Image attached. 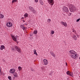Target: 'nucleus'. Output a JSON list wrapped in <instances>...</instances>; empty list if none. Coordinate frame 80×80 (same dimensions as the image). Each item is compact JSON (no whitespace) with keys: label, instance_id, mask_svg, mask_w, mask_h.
<instances>
[{"label":"nucleus","instance_id":"obj_36","mask_svg":"<svg viewBox=\"0 0 80 80\" xmlns=\"http://www.w3.org/2000/svg\"><path fill=\"white\" fill-rule=\"evenodd\" d=\"M75 32V30H73L72 32Z\"/></svg>","mask_w":80,"mask_h":80},{"label":"nucleus","instance_id":"obj_20","mask_svg":"<svg viewBox=\"0 0 80 80\" xmlns=\"http://www.w3.org/2000/svg\"><path fill=\"white\" fill-rule=\"evenodd\" d=\"M28 14L27 13H26L24 15V17H28Z\"/></svg>","mask_w":80,"mask_h":80},{"label":"nucleus","instance_id":"obj_12","mask_svg":"<svg viewBox=\"0 0 80 80\" xmlns=\"http://www.w3.org/2000/svg\"><path fill=\"white\" fill-rule=\"evenodd\" d=\"M52 56L55 57V54L53 53V52H50Z\"/></svg>","mask_w":80,"mask_h":80},{"label":"nucleus","instance_id":"obj_24","mask_svg":"<svg viewBox=\"0 0 80 80\" xmlns=\"http://www.w3.org/2000/svg\"><path fill=\"white\" fill-rule=\"evenodd\" d=\"M51 22V19H48V22L49 23H50Z\"/></svg>","mask_w":80,"mask_h":80},{"label":"nucleus","instance_id":"obj_6","mask_svg":"<svg viewBox=\"0 0 80 80\" xmlns=\"http://www.w3.org/2000/svg\"><path fill=\"white\" fill-rule=\"evenodd\" d=\"M29 8L31 11H32V12H33V13H35V12H36V11L33 8H32L30 6H29Z\"/></svg>","mask_w":80,"mask_h":80},{"label":"nucleus","instance_id":"obj_17","mask_svg":"<svg viewBox=\"0 0 80 80\" xmlns=\"http://www.w3.org/2000/svg\"><path fill=\"white\" fill-rule=\"evenodd\" d=\"M5 46L3 45H2L0 48L1 50H3V49H4L5 48Z\"/></svg>","mask_w":80,"mask_h":80},{"label":"nucleus","instance_id":"obj_8","mask_svg":"<svg viewBox=\"0 0 80 80\" xmlns=\"http://www.w3.org/2000/svg\"><path fill=\"white\" fill-rule=\"evenodd\" d=\"M7 26L8 27H11L12 26V23L11 22H8L7 23Z\"/></svg>","mask_w":80,"mask_h":80},{"label":"nucleus","instance_id":"obj_26","mask_svg":"<svg viewBox=\"0 0 80 80\" xmlns=\"http://www.w3.org/2000/svg\"><path fill=\"white\" fill-rule=\"evenodd\" d=\"M17 0H13L12 2V3H14V2H16Z\"/></svg>","mask_w":80,"mask_h":80},{"label":"nucleus","instance_id":"obj_11","mask_svg":"<svg viewBox=\"0 0 80 80\" xmlns=\"http://www.w3.org/2000/svg\"><path fill=\"white\" fill-rule=\"evenodd\" d=\"M72 38L74 39V40H77V36L75 35H73Z\"/></svg>","mask_w":80,"mask_h":80},{"label":"nucleus","instance_id":"obj_30","mask_svg":"<svg viewBox=\"0 0 80 80\" xmlns=\"http://www.w3.org/2000/svg\"><path fill=\"white\" fill-rule=\"evenodd\" d=\"M64 22H63V21H61V24H63V23H64Z\"/></svg>","mask_w":80,"mask_h":80},{"label":"nucleus","instance_id":"obj_38","mask_svg":"<svg viewBox=\"0 0 80 80\" xmlns=\"http://www.w3.org/2000/svg\"><path fill=\"white\" fill-rule=\"evenodd\" d=\"M22 21H23V22H25V20H22Z\"/></svg>","mask_w":80,"mask_h":80},{"label":"nucleus","instance_id":"obj_33","mask_svg":"<svg viewBox=\"0 0 80 80\" xmlns=\"http://www.w3.org/2000/svg\"><path fill=\"white\" fill-rule=\"evenodd\" d=\"M36 2H38V0H35Z\"/></svg>","mask_w":80,"mask_h":80},{"label":"nucleus","instance_id":"obj_21","mask_svg":"<svg viewBox=\"0 0 80 80\" xmlns=\"http://www.w3.org/2000/svg\"><path fill=\"white\" fill-rule=\"evenodd\" d=\"M67 75H70V72H69V71H68V72H67Z\"/></svg>","mask_w":80,"mask_h":80},{"label":"nucleus","instance_id":"obj_2","mask_svg":"<svg viewBox=\"0 0 80 80\" xmlns=\"http://www.w3.org/2000/svg\"><path fill=\"white\" fill-rule=\"evenodd\" d=\"M69 10L71 12H73L75 11V8L73 5H71L69 6Z\"/></svg>","mask_w":80,"mask_h":80},{"label":"nucleus","instance_id":"obj_15","mask_svg":"<svg viewBox=\"0 0 80 80\" xmlns=\"http://www.w3.org/2000/svg\"><path fill=\"white\" fill-rule=\"evenodd\" d=\"M13 75L15 77H18V75H17V73L16 72H14L13 74Z\"/></svg>","mask_w":80,"mask_h":80},{"label":"nucleus","instance_id":"obj_23","mask_svg":"<svg viewBox=\"0 0 80 80\" xmlns=\"http://www.w3.org/2000/svg\"><path fill=\"white\" fill-rule=\"evenodd\" d=\"M8 79L10 80H12V77L10 76H8Z\"/></svg>","mask_w":80,"mask_h":80},{"label":"nucleus","instance_id":"obj_5","mask_svg":"<svg viewBox=\"0 0 80 80\" xmlns=\"http://www.w3.org/2000/svg\"><path fill=\"white\" fill-rule=\"evenodd\" d=\"M11 37L12 38L14 41H15V42H17V40L18 38L17 36H16L15 37V36H11Z\"/></svg>","mask_w":80,"mask_h":80},{"label":"nucleus","instance_id":"obj_18","mask_svg":"<svg viewBox=\"0 0 80 80\" xmlns=\"http://www.w3.org/2000/svg\"><path fill=\"white\" fill-rule=\"evenodd\" d=\"M4 17V16L2 14H0V18H3Z\"/></svg>","mask_w":80,"mask_h":80},{"label":"nucleus","instance_id":"obj_32","mask_svg":"<svg viewBox=\"0 0 80 80\" xmlns=\"http://www.w3.org/2000/svg\"><path fill=\"white\" fill-rule=\"evenodd\" d=\"M52 75V73H50L49 75Z\"/></svg>","mask_w":80,"mask_h":80},{"label":"nucleus","instance_id":"obj_1","mask_svg":"<svg viewBox=\"0 0 80 80\" xmlns=\"http://www.w3.org/2000/svg\"><path fill=\"white\" fill-rule=\"evenodd\" d=\"M70 53L71 54V57L72 58H75L76 59L77 58H78V55H77V54L75 53V52L73 50H70Z\"/></svg>","mask_w":80,"mask_h":80},{"label":"nucleus","instance_id":"obj_4","mask_svg":"<svg viewBox=\"0 0 80 80\" xmlns=\"http://www.w3.org/2000/svg\"><path fill=\"white\" fill-rule=\"evenodd\" d=\"M63 12L68 13V8H67L66 6H64L63 8Z\"/></svg>","mask_w":80,"mask_h":80},{"label":"nucleus","instance_id":"obj_16","mask_svg":"<svg viewBox=\"0 0 80 80\" xmlns=\"http://www.w3.org/2000/svg\"><path fill=\"white\" fill-rule=\"evenodd\" d=\"M39 2L41 5H43V2H42V0H39Z\"/></svg>","mask_w":80,"mask_h":80},{"label":"nucleus","instance_id":"obj_7","mask_svg":"<svg viewBox=\"0 0 80 80\" xmlns=\"http://www.w3.org/2000/svg\"><path fill=\"white\" fill-rule=\"evenodd\" d=\"M48 3H49L50 5H53L54 2H53V0H48Z\"/></svg>","mask_w":80,"mask_h":80},{"label":"nucleus","instance_id":"obj_40","mask_svg":"<svg viewBox=\"0 0 80 80\" xmlns=\"http://www.w3.org/2000/svg\"><path fill=\"white\" fill-rule=\"evenodd\" d=\"M78 38H79V37H78Z\"/></svg>","mask_w":80,"mask_h":80},{"label":"nucleus","instance_id":"obj_3","mask_svg":"<svg viewBox=\"0 0 80 80\" xmlns=\"http://www.w3.org/2000/svg\"><path fill=\"white\" fill-rule=\"evenodd\" d=\"M16 50H17L18 52L19 53H20L21 52V50L20 49V48H19V47L17 46H14Z\"/></svg>","mask_w":80,"mask_h":80},{"label":"nucleus","instance_id":"obj_29","mask_svg":"<svg viewBox=\"0 0 80 80\" xmlns=\"http://www.w3.org/2000/svg\"><path fill=\"white\" fill-rule=\"evenodd\" d=\"M80 18L78 19H77V20L76 21V22H79V21H80Z\"/></svg>","mask_w":80,"mask_h":80},{"label":"nucleus","instance_id":"obj_19","mask_svg":"<svg viewBox=\"0 0 80 80\" xmlns=\"http://www.w3.org/2000/svg\"><path fill=\"white\" fill-rule=\"evenodd\" d=\"M62 25L64 26L65 27H67V23L66 22H64Z\"/></svg>","mask_w":80,"mask_h":80},{"label":"nucleus","instance_id":"obj_14","mask_svg":"<svg viewBox=\"0 0 80 80\" xmlns=\"http://www.w3.org/2000/svg\"><path fill=\"white\" fill-rule=\"evenodd\" d=\"M20 26L22 29L25 30V28L24 26H23V25H21Z\"/></svg>","mask_w":80,"mask_h":80},{"label":"nucleus","instance_id":"obj_34","mask_svg":"<svg viewBox=\"0 0 80 80\" xmlns=\"http://www.w3.org/2000/svg\"><path fill=\"white\" fill-rule=\"evenodd\" d=\"M31 71H32V72H33V69L32 68L31 69Z\"/></svg>","mask_w":80,"mask_h":80},{"label":"nucleus","instance_id":"obj_9","mask_svg":"<svg viewBox=\"0 0 80 80\" xmlns=\"http://www.w3.org/2000/svg\"><path fill=\"white\" fill-rule=\"evenodd\" d=\"M15 72V69H11L10 70V73H13Z\"/></svg>","mask_w":80,"mask_h":80},{"label":"nucleus","instance_id":"obj_10","mask_svg":"<svg viewBox=\"0 0 80 80\" xmlns=\"http://www.w3.org/2000/svg\"><path fill=\"white\" fill-rule=\"evenodd\" d=\"M43 62L44 63V65H47L48 64V61H47L46 59H44L43 60Z\"/></svg>","mask_w":80,"mask_h":80},{"label":"nucleus","instance_id":"obj_39","mask_svg":"<svg viewBox=\"0 0 80 80\" xmlns=\"http://www.w3.org/2000/svg\"><path fill=\"white\" fill-rule=\"evenodd\" d=\"M23 18H22V19H23Z\"/></svg>","mask_w":80,"mask_h":80},{"label":"nucleus","instance_id":"obj_13","mask_svg":"<svg viewBox=\"0 0 80 80\" xmlns=\"http://www.w3.org/2000/svg\"><path fill=\"white\" fill-rule=\"evenodd\" d=\"M36 51L37 50L36 49H34V51H33L34 54H35L36 55H38V54H37V53Z\"/></svg>","mask_w":80,"mask_h":80},{"label":"nucleus","instance_id":"obj_42","mask_svg":"<svg viewBox=\"0 0 80 80\" xmlns=\"http://www.w3.org/2000/svg\"><path fill=\"white\" fill-rule=\"evenodd\" d=\"M70 75H71V74H70Z\"/></svg>","mask_w":80,"mask_h":80},{"label":"nucleus","instance_id":"obj_31","mask_svg":"<svg viewBox=\"0 0 80 80\" xmlns=\"http://www.w3.org/2000/svg\"><path fill=\"white\" fill-rule=\"evenodd\" d=\"M32 35H33V34H30V37H32Z\"/></svg>","mask_w":80,"mask_h":80},{"label":"nucleus","instance_id":"obj_37","mask_svg":"<svg viewBox=\"0 0 80 80\" xmlns=\"http://www.w3.org/2000/svg\"><path fill=\"white\" fill-rule=\"evenodd\" d=\"M42 71L43 72H45V70H43V69H42Z\"/></svg>","mask_w":80,"mask_h":80},{"label":"nucleus","instance_id":"obj_35","mask_svg":"<svg viewBox=\"0 0 80 80\" xmlns=\"http://www.w3.org/2000/svg\"><path fill=\"white\" fill-rule=\"evenodd\" d=\"M65 63H66V66H67V63L66 62Z\"/></svg>","mask_w":80,"mask_h":80},{"label":"nucleus","instance_id":"obj_41","mask_svg":"<svg viewBox=\"0 0 80 80\" xmlns=\"http://www.w3.org/2000/svg\"><path fill=\"white\" fill-rule=\"evenodd\" d=\"M79 59H80V58H79Z\"/></svg>","mask_w":80,"mask_h":80},{"label":"nucleus","instance_id":"obj_22","mask_svg":"<svg viewBox=\"0 0 80 80\" xmlns=\"http://www.w3.org/2000/svg\"><path fill=\"white\" fill-rule=\"evenodd\" d=\"M37 32H38L37 31L35 30L34 32L33 33H34V34H37Z\"/></svg>","mask_w":80,"mask_h":80},{"label":"nucleus","instance_id":"obj_25","mask_svg":"<svg viewBox=\"0 0 80 80\" xmlns=\"http://www.w3.org/2000/svg\"><path fill=\"white\" fill-rule=\"evenodd\" d=\"M19 70H22V68L20 66H19L18 68Z\"/></svg>","mask_w":80,"mask_h":80},{"label":"nucleus","instance_id":"obj_28","mask_svg":"<svg viewBox=\"0 0 80 80\" xmlns=\"http://www.w3.org/2000/svg\"><path fill=\"white\" fill-rule=\"evenodd\" d=\"M12 50L13 51H14L15 50V48H12Z\"/></svg>","mask_w":80,"mask_h":80},{"label":"nucleus","instance_id":"obj_27","mask_svg":"<svg viewBox=\"0 0 80 80\" xmlns=\"http://www.w3.org/2000/svg\"><path fill=\"white\" fill-rule=\"evenodd\" d=\"M52 31L51 32V34L52 35H53V34H54V31Z\"/></svg>","mask_w":80,"mask_h":80}]
</instances>
